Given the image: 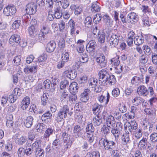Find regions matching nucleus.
Segmentation results:
<instances>
[{
	"instance_id": "f257e3e1",
	"label": "nucleus",
	"mask_w": 157,
	"mask_h": 157,
	"mask_svg": "<svg viewBox=\"0 0 157 157\" xmlns=\"http://www.w3.org/2000/svg\"><path fill=\"white\" fill-rule=\"evenodd\" d=\"M99 76V82L100 84L105 85L107 81L110 85H114L116 83L115 76L110 75L109 71L106 68L103 69L98 73Z\"/></svg>"
},
{
	"instance_id": "f03ea898",
	"label": "nucleus",
	"mask_w": 157,
	"mask_h": 157,
	"mask_svg": "<svg viewBox=\"0 0 157 157\" xmlns=\"http://www.w3.org/2000/svg\"><path fill=\"white\" fill-rule=\"evenodd\" d=\"M99 144L104 149L109 151L115 149L117 147L116 143L112 140H109L105 136H102L99 140Z\"/></svg>"
},
{
	"instance_id": "7ed1b4c3",
	"label": "nucleus",
	"mask_w": 157,
	"mask_h": 157,
	"mask_svg": "<svg viewBox=\"0 0 157 157\" xmlns=\"http://www.w3.org/2000/svg\"><path fill=\"white\" fill-rule=\"evenodd\" d=\"M109 37V46L111 48L116 47L118 45L119 40L122 39V36L118 32H115L112 33L110 36Z\"/></svg>"
},
{
	"instance_id": "20e7f679",
	"label": "nucleus",
	"mask_w": 157,
	"mask_h": 157,
	"mask_svg": "<svg viewBox=\"0 0 157 157\" xmlns=\"http://www.w3.org/2000/svg\"><path fill=\"white\" fill-rule=\"evenodd\" d=\"M69 108L67 105H64L58 112L55 120L58 122H61L63 119L65 118L69 112Z\"/></svg>"
},
{
	"instance_id": "39448f33",
	"label": "nucleus",
	"mask_w": 157,
	"mask_h": 157,
	"mask_svg": "<svg viewBox=\"0 0 157 157\" xmlns=\"http://www.w3.org/2000/svg\"><path fill=\"white\" fill-rule=\"evenodd\" d=\"M119 56H116L112 58L110 60L111 63L114 66L115 73L117 74H120L123 71V66L120 64V61L119 60Z\"/></svg>"
},
{
	"instance_id": "423d86ee",
	"label": "nucleus",
	"mask_w": 157,
	"mask_h": 157,
	"mask_svg": "<svg viewBox=\"0 0 157 157\" xmlns=\"http://www.w3.org/2000/svg\"><path fill=\"white\" fill-rule=\"evenodd\" d=\"M125 132H130L131 134L133 130L136 131L138 129V124L135 121H132L129 122H126L124 125Z\"/></svg>"
},
{
	"instance_id": "0eeeda50",
	"label": "nucleus",
	"mask_w": 157,
	"mask_h": 157,
	"mask_svg": "<svg viewBox=\"0 0 157 157\" xmlns=\"http://www.w3.org/2000/svg\"><path fill=\"white\" fill-rule=\"evenodd\" d=\"M37 21L35 19H32L30 22L31 26L29 29V32L30 36L32 37L36 34L38 29Z\"/></svg>"
},
{
	"instance_id": "6e6552de",
	"label": "nucleus",
	"mask_w": 157,
	"mask_h": 157,
	"mask_svg": "<svg viewBox=\"0 0 157 157\" xmlns=\"http://www.w3.org/2000/svg\"><path fill=\"white\" fill-rule=\"evenodd\" d=\"M37 8V6L36 4L31 2L26 5L25 11L27 13L33 14L36 12Z\"/></svg>"
},
{
	"instance_id": "1a4fd4ad",
	"label": "nucleus",
	"mask_w": 157,
	"mask_h": 157,
	"mask_svg": "<svg viewBox=\"0 0 157 157\" xmlns=\"http://www.w3.org/2000/svg\"><path fill=\"white\" fill-rule=\"evenodd\" d=\"M17 10L13 5H8L3 10V13L6 16L13 15L16 13Z\"/></svg>"
},
{
	"instance_id": "9d476101",
	"label": "nucleus",
	"mask_w": 157,
	"mask_h": 157,
	"mask_svg": "<svg viewBox=\"0 0 157 157\" xmlns=\"http://www.w3.org/2000/svg\"><path fill=\"white\" fill-rule=\"evenodd\" d=\"M96 61L98 63V67L100 68L104 67L107 65V61L105 59V56L103 55L97 57Z\"/></svg>"
},
{
	"instance_id": "9b49d317",
	"label": "nucleus",
	"mask_w": 157,
	"mask_h": 157,
	"mask_svg": "<svg viewBox=\"0 0 157 157\" xmlns=\"http://www.w3.org/2000/svg\"><path fill=\"white\" fill-rule=\"evenodd\" d=\"M138 15L134 12L129 13L127 16V21L129 23L134 24L138 21Z\"/></svg>"
},
{
	"instance_id": "f8f14e48",
	"label": "nucleus",
	"mask_w": 157,
	"mask_h": 157,
	"mask_svg": "<svg viewBox=\"0 0 157 157\" xmlns=\"http://www.w3.org/2000/svg\"><path fill=\"white\" fill-rule=\"evenodd\" d=\"M147 140L148 137L145 136H143L142 138L139 141L138 145L140 149L144 150L146 149L147 146L148 148L151 147L150 145L148 146L149 143Z\"/></svg>"
},
{
	"instance_id": "ddd939ff",
	"label": "nucleus",
	"mask_w": 157,
	"mask_h": 157,
	"mask_svg": "<svg viewBox=\"0 0 157 157\" xmlns=\"http://www.w3.org/2000/svg\"><path fill=\"white\" fill-rule=\"evenodd\" d=\"M37 67V65L36 64L32 65H28L25 67L24 71L26 74L30 73H34L36 72Z\"/></svg>"
},
{
	"instance_id": "4468645a",
	"label": "nucleus",
	"mask_w": 157,
	"mask_h": 157,
	"mask_svg": "<svg viewBox=\"0 0 157 157\" xmlns=\"http://www.w3.org/2000/svg\"><path fill=\"white\" fill-rule=\"evenodd\" d=\"M106 98L105 96L101 95L98 97L97 99L100 103H104L105 105H106L108 104L110 98V95L108 92L107 93Z\"/></svg>"
},
{
	"instance_id": "2eb2a0df",
	"label": "nucleus",
	"mask_w": 157,
	"mask_h": 157,
	"mask_svg": "<svg viewBox=\"0 0 157 157\" xmlns=\"http://www.w3.org/2000/svg\"><path fill=\"white\" fill-rule=\"evenodd\" d=\"M74 127L73 130V132L76 137L81 136L83 131V129L79 125H73Z\"/></svg>"
},
{
	"instance_id": "dca6fc26",
	"label": "nucleus",
	"mask_w": 157,
	"mask_h": 157,
	"mask_svg": "<svg viewBox=\"0 0 157 157\" xmlns=\"http://www.w3.org/2000/svg\"><path fill=\"white\" fill-rule=\"evenodd\" d=\"M97 46V44L94 40H90L86 46V51L88 52H90L94 51Z\"/></svg>"
},
{
	"instance_id": "f3484780",
	"label": "nucleus",
	"mask_w": 157,
	"mask_h": 157,
	"mask_svg": "<svg viewBox=\"0 0 157 157\" xmlns=\"http://www.w3.org/2000/svg\"><path fill=\"white\" fill-rule=\"evenodd\" d=\"M90 92V90L85 89L80 95V100L84 102H86L89 98V94Z\"/></svg>"
},
{
	"instance_id": "a211bd4d",
	"label": "nucleus",
	"mask_w": 157,
	"mask_h": 157,
	"mask_svg": "<svg viewBox=\"0 0 157 157\" xmlns=\"http://www.w3.org/2000/svg\"><path fill=\"white\" fill-rule=\"evenodd\" d=\"M137 93L139 95L144 96H147L149 93L147 88L144 85L140 86L138 87Z\"/></svg>"
},
{
	"instance_id": "6ab92c4d",
	"label": "nucleus",
	"mask_w": 157,
	"mask_h": 157,
	"mask_svg": "<svg viewBox=\"0 0 157 157\" xmlns=\"http://www.w3.org/2000/svg\"><path fill=\"white\" fill-rule=\"evenodd\" d=\"M48 38V35L46 36L45 35L43 34L40 33L36 36V40L37 42L44 43L47 42Z\"/></svg>"
},
{
	"instance_id": "aec40b11",
	"label": "nucleus",
	"mask_w": 157,
	"mask_h": 157,
	"mask_svg": "<svg viewBox=\"0 0 157 157\" xmlns=\"http://www.w3.org/2000/svg\"><path fill=\"white\" fill-rule=\"evenodd\" d=\"M30 98L28 96L25 97L21 102V108L23 110L26 109L30 104Z\"/></svg>"
},
{
	"instance_id": "412c9836",
	"label": "nucleus",
	"mask_w": 157,
	"mask_h": 157,
	"mask_svg": "<svg viewBox=\"0 0 157 157\" xmlns=\"http://www.w3.org/2000/svg\"><path fill=\"white\" fill-rule=\"evenodd\" d=\"M78 83L75 82L71 83L69 86V91L71 94H75L78 92Z\"/></svg>"
},
{
	"instance_id": "4be33fe9",
	"label": "nucleus",
	"mask_w": 157,
	"mask_h": 157,
	"mask_svg": "<svg viewBox=\"0 0 157 157\" xmlns=\"http://www.w3.org/2000/svg\"><path fill=\"white\" fill-rule=\"evenodd\" d=\"M85 42V41L81 40H78L77 42L78 45L76 48V50L79 53H82L84 51V46L83 43Z\"/></svg>"
},
{
	"instance_id": "5701e85b",
	"label": "nucleus",
	"mask_w": 157,
	"mask_h": 157,
	"mask_svg": "<svg viewBox=\"0 0 157 157\" xmlns=\"http://www.w3.org/2000/svg\"><path fill=\"white\" fill-rule=\"evenodd\" d=\"M114 117L113 116L109 115L108 116V117L104 120L105 121L107 126L108 127H110L111 126L113 127L114 126Z\"/></svg>"
},
{
	"instance_id": "b1692460",
	"label": "nucleus",
	"mask_w": 157,
	"mask_h": 157,
	"mask_svg": "<svg viewBox=\"0 0 157 157\" xmlns=\"http://www.w3.org/2000/svg\"><path fill=\"white\" fill-rule=\"evenodd\" d=\"M56 48V43L53 41H51L47 44L46 50L47 52L51 53L54 51Z\"/></svg>"
},
{
	"instance_id": "393cba45",
	"label": "nucleus",
	"mask_w": 157,
	"mask_h": 157,
	"mask_svg": "<svg viewBox=\"0 0 157 157\" xmlns=\"http://www.w3.org/2000/svg\"><path fill=\"white\" fill-rule=\"evenodd\" d=\"M121 131L120 130L116 128L113 126L111 128V132L115 138L116 140H118L121 134Z\"/></svg>"
},
{
	"instance_id": "a878e982",
	"label": "nucleus",
	"mask_w": 157,
	"mask_h": 157,
	"mask_svg": "<svg viewBox=\"0 0 157 157\" xmlns=\"http://www.w3.org/2000/svg\"><path fill=\"white\" fill-rule=\"evenodd\" d=\"M102 119L100 115H96L95 117H93L92 120L93 124L95 126H97L100 125L102 123Z\"/></svg>"
},
{
	"instance_id": "bb28decb",
	"label": "nucleus",
	"mask_w": 157,
	"mask_h": 157,
	"mask_svg": "<svg viewBox=\"0 0 157 157\" xmlns=\"http://www.w3.org/2000/svg\"><path fill=\"white\" fill-rule=\"evenodd\" d=\"M100 4L98 2H93L91 3V10L93 12H97L100 10Z\"/></svg>"
},
{
	"instance_id": "cd10ccee",
	"label": "nucleus",
	"mask_w": 157,
	"mask_h": 157,
	"mask_svg": "<svg viewBox=\"0 0 157 157\" xmlns=\"http://www.w3.org/2000/svg\"><path fill=\"white\" fill-rule=\"evenodd\" d=\"M33 118L32 116H28L24 121V123L25 126L27 128L31 127L33 124Z\"/></svg>"
},
{
	"instance_id": "c85d7f7f",
	"label": "nucleus",
	"mask_w": 157,
	"mask_h": 157,
	"mask_svg": "<svg viewBox=\"0 0 157 157\" xmlns=\"http://www.w3.org/2000/svg\"><path fill=\"white\" fill-rule=\"evenodd\" d=\"M69 95L70 94L68 92L64 90L62 93L60 97V100L63 103H67Z\"/></svg>"
},
{
	"instance_id": "c756f323",
	"label": "nucleus",
	"mask_w": 157,
	"mask_h": 157,
	"mask_svg": "<svg viewBox=\"0 0 157 157\" xmlns=\"http://www.w3.org/2000/svg\"><path fill=\"white\" fill-rule=\"evenodd\" d=\"M86 134H93L94 131V128L92 123L88 124L86 127Z\"/></svg>"
},
{
	"instance_id": "7c9ffc66",
	"label": "nucleus",
	"mask_w": 157,
	"mask_h": 157,
	"mask_svg": "<svg viewBox=\"0 0 157 157\" xmlns=\"http://www.w3.org/2000/svg\"><path fill=\"white\" fill-rule=\"evenodd\" d=\"M101 106L98 103L94 104L92 106V109L93 113L95 115H99L101 112Z\"/></svg>"
},
{
	"instance_id": "2f4dec72",
	"label": "nucleus",
	"mask_w": 157,
	"mask_h": 157,
	"mask_svg": "<svg viewBox=\"0 0 157 157\" xmlns=\"http://www.w3.org/2000/svg\"><path fill=\"white\" fill-rule=\"evenodd\" d=\"M21 40L20 36L18 35L14 34L12 35L9 40V42L10 44L13 43H18L20 40Z\"/></svg>"
},
{
	"instance_id": "473e14b6",
	"label": "nucleus",
	"mask_w": 157,
	"mask_h": 157,
	"mask_svg": "<svg viewBox=\"0 0 157 157\" xmlns=\"http://www.w3.org/2000/svg\"><path fill=\"white\" fill-rule=\"evenodd\" d=\"M134 41L136 45L139 46L142 44L144 43V39L142 35H140L135 37Z\"/></svg>"
},
{
	"instance_id": "72a5a7b5",
	"label": "nucleus",
	"mask_w": 157,
	"mask_h": 157,
	"mask_svg": "<svg viewBox=\"0 0 157 157\" xmlns=\"http://www.w3.org/2000/svg\"><path fill=\"white\" fill-rule=\"evenodd\" d=\"M137 110V109L136 107L132 106L130 113L129 114V113H125L124 115V116H125L126 117H128V118L130 119H133L135 117V113Z\"/></svg>"
},
{
	"instance_id": "f704fd0d",
	"label": "nucleus",
	"mask_w": 157,
	"mask_h": 157,
	"mask_svg": "<svg viewBox=\"0 0 157 157\" xmlns=\"http://www.w3.org/2000/svg\"><path fill=\"white\" fill-rule=\"evenodd\" d=\"M54 1L56 4L59 5L61 3L62 0H46V5L50 8H52L53 7Z\"/></svg>"
},
{
	"instance_id": "c9c22d12",
	"label": "nucleus",
	"mask_w": 157,
	"mask_h": 157,
	"mask_svg": "<svg viewBox=\"0 0 157 157\" xmlns=\"http://www.w3.org/2000/svg\"><path fill=\"white\" fill-rule=\"evenodd\" d=\"M129 132H126V133L122 135L121 140L123 144H127L130 143Z\"/></svg>"
},
{
	"instance_id": "e433bc0d",
	"label": "nucleus",
	"mask_w": 157,
	"mask_h": 157,
	"mask_svg": "<svg viewBox=\"0 0 157 157\" xmlns=\"http://www.w3.org/2000/svg\"><path fill=\"white\" fill-rule=\"evenodd\" d=\"M143 78H140L139 77L135 76L133 77L132 79L131 83L132 85L134 86H137L138 84L141 83L142 81L141 79H143Z\"/></svg>"
},
{
	"instance_id": "4c0bfd02",
	"label": "nucleus",
	"mask_w": 157,
	"mask_h": 157,
	"mask_svg": "<svg viewBox=\"0 0 157 157\" xmlns=\"http://www.w3.org/2000/svg\"><path fill=\"white\" fill-rule=\"evenodd\" d=\"M53 132V129L51 128H48L45 131L44 135L43 138L46 140H49V137Z\"/></svg>"
},
{
	"instance_id": "58836bf2",
	"label": "nucleus",
	"mask_w": 157,
	"mask_h": 157,
	"mask_svg": "<svg viewBox=\"0 0 157 157\" xmlns=\"http://www.w3.org/2000/svg\"><path fill=\"white\" fill-rule=\"evenodd\" d=\"M72 144V143L71 141H63V147L62 148V151H66L68 149L71 147Z\"/></svg>"
},
{
	"instance_id": "ea45409f",
	"label": "nucleus",
	"mask_w": 157,
	"mask_h": 157,
	"mask_svg": "<svg viewBox=\"0 0 157 157\" xmlns=\"http://www.w3.org/2000/svg\"><path fill=\"white\" fill-rule=\"evenodd\" d=\"M103 22L107 25L111 26L113 25V21L110 17L107 15H104L103 16Z\"/></svg>"
},
{
	"instance_id": "a19ab883",
	"label": "nucleus",
	"mask_w": 157,
	"mask_h": 157,
	"mask_svg": "<svg viewBox=\"0 0 157 157\" xmlns=\"http://www.w3.org/2000/svg\"><path fill=\"white\" fill-rule=\"evenodd\" d=\"M40 144L41 142L40 140H36L30 146L33 150L35 151L40 148Z\"/></svg>"
},
{
	"instance_id": "79ce46f5",
	"label": "nucleus",
	"mask_w": 157,
	"mask_h": 157,
	"mask_svg": "<svg viewBox=\"0 0 157 157\" xmlns=\"http://www.w3.org/2000/svg\"><path fill=\"white\" fill-rule=\"evenodd\" d=\"M111 128H112L111 127H108L105 125H103L101 128V132L105 135L103 136H105L106 137V136L110 132L109 128L111 129Z\"/></svg>"
},
{
	"instance_id": "37998d69",
	"label": "nucleus",
	"mask_w": 157,
	"mask_h": 157,
	"mask_svg": "<svg viewBox=\"0 0 157 157\" xmlns=\"http://www.w3.org/2000/svg\"><path fill=\"white\" fill-rule=\"evenodd\" d=\"M134 136L135 138L137 140H139L141 138L143 135V132L141 129H137L134 132Z\"/></svg>"
},
{
	"instance_id": "c03bdc74",
	"label": "nucleus",
	"mask_w": 157,
	"mask_h": 157,
	"mask_svg": "<svg viewBox=\"0 0 157 157\" xmlns=\"http://www.w3.org/2000/svg\"><path fill=\"white\" fill-rule=\"evenodd\" d=\"M77 96L75 94H70L68 98L69 102L72 104H75L77 101Z\"/></svg>"
},
{
	"instance_id": "a18cd8bd",
	"label": "nucleus",
	"mask_w": 157,
	"mask_h": 157,
	"mask_svg": "<svg viewBox=\"0 0 157 157\" xmlns=\"http://www.w3.org/2000/svg\"><path fill=\"white\" fill-rule=\"evenodd\" d=\"M84 23L86 26L90 28L91 27L93 24L92 20L90 17H87L84 21Z\"/></svg>"
},
{
	"instance_id": "49530a36",
	"label": "nucleus",
	"mask_w": 157,
	"mask_h": 157,
	"mask_svg": "<svg viewBox=\"0 0 157 157\" xmlns=\"http://www.w3.org/2000/svg\"><path fill=\"white\" fill-rule=\"evenodd\" d=\"M61 7L59 6L55 10L54 17L57 19H59L62 16L63 14L60 12Z\"/></svg>"
},
{
	"instance_id": "de8ad7c7",
	"label": "nucleus",
	"mask_w": 157,
	"mask_h": 157,
	"mask_svg": "<svg viewBox=\"0 0 157 157\" xmlns=\"http://www.w3.org/2000/svg\"><path fill=\"white\" fill-rule=\"evenodd\" d=\"M98 82L97 79L94 78H91L89 80V86L92 88H95Z\"/></svg>"
},
{
	"instance_id": "09e8293b",
	"label": "nucleus",
	"mask_w": 157,
	"mask_h": 157,
	"mask_svg": "<svg viewBox=\"0 0 157 157\" xmlns=\"http://www.w3.org/2000/svg\"><path fill=\"white\" fill-rule=\"evenodd\" d=\"M99 26L96 25L93 26V33L94 35V37L95 38L98 37V35L99 34Z\"/></svg>"
},
{
	"instance_id": "8fccbe9b",
	"label": "nucleus",
	"mask_w": 157,
	"mask_h": 157,
	"mask_svg": "<svg viewBox=\"0 0 157 157\" xmlns=\"http://www.w3.org/2000/svg\"><path fill=\"white\" fill-rule=\"evenodd\" d=\"M75 23L73 20L71 19L68 22V26L71 29V34L73 35L75 33Z\"/></svg>"
},
{
	"instance_id": "3c124183",
	"label": "nucleus",
	"mask_w": 157,
	"mask_h": 157,
	"mask_svg": "<svg viewBox=\"0 0 157 157\" xmlns=\"http://www.w3.org/2000/svg\"><path fill=\"white\" fill-rule=\"evenodd\" d=\"M35 155L36 157H44V151L41 148L35 151Z\"/></svg>"
},
{
	"instance_id": "603ef678",
	"label": "nucleus",
	"mask_w": 157,
	"mask_h": 157,
	"mask_svg": "<svg viewBox=\"0 0 157 157\" xmlns=\"http://www.w3.org/2000/svg\"><path fill=\"white\" fill-rule=\"evenodd\" d=\"M85 157H100V154L97 151H94L92 152H88Z\"/></svg>"
},
{
	"instance_id": "864d4df0",
	"label": "nucleus",
	"mask_w": 157,
	"mask_h": 157,
	"mask_svg": "<svg viewBox=\"0 0 157 157\" xmlns=\"http://www.w3.org/2000/svg\"><path fill=\"white\" fill-rule=\"evenodd\" d=\"M98 42L101 44H104L105 41V35L104 33L99 34L98 35Z\"/></svg>"
},
{
	"instance_id": "5fc2aeb1",
	"label": "nucleus",
	"mask_w": 157,
	"mask_h": 157,
	"mask_svg": "<svg viewBox=\"0 0 157 157\" xmlns=\"http://www.w3.org/2000/svg\"><path fill=\"white\" fill-rule=\"evenodd\" d=\"M26 137L22 136L17 138L18 144L19 145H22L26 142Z\"/></svg>"
},
{
	"instance_id": "6e6d98bb",
	"label": "nucleus",
	"mask_w": 157,
	"mask_h": 157,
	"mask_svg": "<svg viewBox=\"0 0 157 157\" xmlns=\"http://www.w3.org/2000/svg\"><path fill=\"white\" fill-rule=\"evenodd\" d=\"M52 116V114L49 111H47L41 116V119L42 121H45L46 119L50 118Z\"/></svg>"
},
{
	"instance_id": "4d7b16f0",
	"label": "nucleus",
	"mask_w": 157,
	"mask_h": 157,
	"mask_svg": "<svg viewBox=\"0 0 157 157\" xmlns=\"http://www.w3.org/2000/svg\"><path fill=\"white\" fill-rule=\"evenodd\" d=\"M21 57L20 56H16L14 57L13 62L14 65L18 66L21 63Z\"/></svg>"
},
{
	"instance_id": "13d9d810",
	"label": "nucleus",
	"mask_w": 157,
	"mask_h": 157,
	"mask_svg": "<svg viewBox=\"0 0 157 157\" xmlns=\"http://www.w3.org/2000/svg\"><path fill=\"white\" fill-rule=\"evenodd\" d=\"M88 60V55L86 53L82 54L81 55L80 59V61L82 63H85L87 62Z\"/></svg>"
},
{
	"instance_id": "bf43d9fd",
	"label": "nucleus",
	"mask_w": 157,
	"mask_h": 157,
	"mask_svg": "<svg viewBox=\"0 0 157 157\" xmlns=\"http://www.w3.org/2000/svg\"><path fill=\"white\" fill-rule=\"evenodd\" d=\"M46 125L43 123H38L36 126V128L37 132H40L46 128Z\"/></svg>"
},
{
	"instance_id": "052dcab7",
	"label": "nucleus",
	"mask_w": 157,
	"mask_h": 157,
	"mask_svg": "<svg viewBox=\"0 0 157 157\" xmlns=\"http://www.w3.org/2000/svg\"><path fill=\"white\" fill-rule=\"evenodd\" d=\"M69 85V82L68 80L64 79L60 83V87L61 90H63L66 88Z\"/></svg>"
},
{
	"instance_id": "680f3d73",
	"label": "nucleus",
	"mask_w": 157,
	"mask_h": 157,
	"mask_svg": "<svg viewBox=\"0 0 157 157\" xmlns=\"http://www.w3.org/2000/svg\"><path fill=\"white\" fill-rule=\"evenodd\" d=\"M41 33L46 36L48 35L50 32L49 28L47 26L43 25L41 29Z\"/></svg>"
},
{
	"instance_id": "e2e57ef3",
	"label": "nucleus",
	"mask_w": 157,
	"mask_h": 157,
	"mask_svg": "<svg viewBox=\"0 0 157 157\" xmlns=\"http://www.w3.org/2000/svg\"><path fill=\"white\" fill-rule=\"evenodd\" d=\"M25 149L22 147H19L17 151V154L18 157H23L25 155Z\"/></svg>"
},
{
	"instance_id": "0e129e2a",
	"label": "nucleus",
	"mask_w": 157,
	"mask_h": 157,
	"mask_svg": "<svg viewBox=\"0 0 157 157\" xmlns=\"http://www.w3.org/2000/svg\"><path fill=\"white\" fill-rule=\"evenodd\" d=\"M61 59L62 60L65 62L68 61L69 59V55L67 52H63L62 53Z\"/></svg>"
},
{
	"instance_id": "69168bd1",
	"label": "nucleus",
	"mask_w": 157,
	"mask_h": 157,
	"mask_svg": "<svg viewBox=\"0 0 157 157\" xmlns=\"http://www.w3.org/2000/svg\"><path fill=\"white\" fill-rule=\"evenodd\" d=\"M21 21L19 20L15 21L13 23L12 26L14 29H18L21 24Z\"/></svg>"
},
{
	"instance_id": "338daca9",
	"label": "nucleus",
	"mask_w": 157,
	"mask_h": 157,
	"mask_svg": "<svg viewBox=\"0 0 157 157\" xmlns=\"http://www.w3.org/2000/svg\"><path fill=\"white\" fill-rule=\"evenodd\" d=\"M69 75L68 78L70 79L73 80L75 79L77 76V73L75 71L70 70Z\"/></svg>"
},
{
	"instance_id": "774afa93",
	"label": "nucleus",
	"mask_w": 157,
	"mask_h": 157,
	"mask_svg": "<svg viewBox=\"0 0 157 157\" xmlns=\"http://www.w3.org/2000/svg\"><path fill=\"white\" fill-rule=\"evenodd\" d=\"M150 140L153 143L157 142V133L155 132L152 133L150 136Z\"/></svg>"
}]
</instances>
